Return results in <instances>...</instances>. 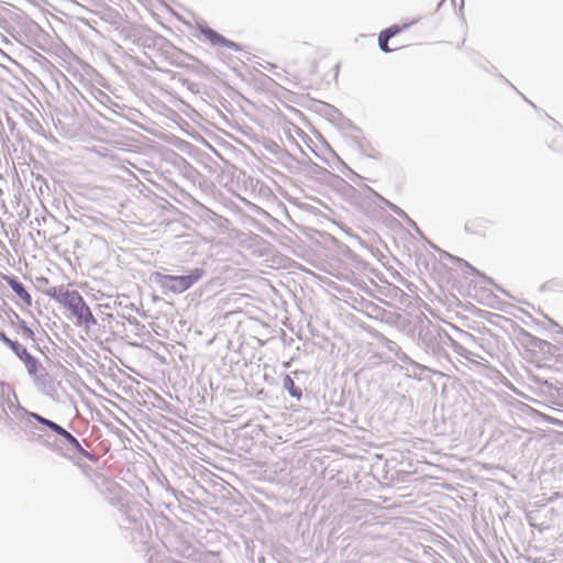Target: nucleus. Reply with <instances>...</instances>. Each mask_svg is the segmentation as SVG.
I'll return each instance as SVG.
<instances>
[{
	"mask_svg": "<svg viewBox=\"0 0 563 563\" xmlns=\"http://www.w3.org/2000/svg\"><path fill=\"white\" fill-rule=\"evenodd\" d=\"M46 295L71 312L76 318V325L89 328L96 323L90 308L77 290H69L64 286H55L47 289Z\"/></svg>",
	"mask_w": 563,
	"mask_h": 563,
	"instance_id": "1",
	"label": "nucleus"
},
{
	"mask_svg": "<svg viewBox=\"0 0 563 563\" xmlns=\"http://www.w3.org/2000/svg\"><path fill=\"white\" fill-rule=\"evenodd\" d=\"M203 276L202 269H194L185 276L158 275L159 286L170 292L180 294L189 289L196 282Z\"/></svg>",
	"mask_w": 563,
	"mask_h": 563,
	"instance_id": "2",
	"label": "nucleus"
},
{
	"mask_svg": "<svg viewBox=\"0 0 563 563\" xmlns=\"http://www.w3.org/2000/svg\"><path fill=\"white\" fill-rule=\"evenodd\" d=\"M405 27H407L406 24L402 26L391 25L390 27H387L386 30L382 31L378 36V44L380 49L386 53L391 52L394 48H390L388 46L389 38L400 33Z\"/></svg>",
	"mask_w": 563,
	"mask_h": 563,
	"instance_id": "3",
	"label": "nucleus"
},
{
	"mask_svg": "<svg viewBox=\"0 0 563 563\" xmlns=\"http://www.w3.org/2000/svg\"><path fill=\"white\" fill-rule=\"evenodd\" d=\"M33 417L42 424L47 426L49 429H52L54 432L60 434L66 440H68L70 443H75L76 445H79L78 441L65 429H63L60 426L56 424L53 421H49L38 415H33Z\"/></svg>",
	"mask_w": 563,
	"mask_h": 563,
	"instance_id": "4",
	"label": "nucleus"
},
{
	"mask_svg": "<svg viewBox=\"0 0 563 563\" xmlns=\"http://www.w3.org/2000/svg\"><path fill=\"white\" fill-rule=\"evenodd\" d=\"M0 341L11 349L22 361L30 355L25 347L9 339L3 332H0Z\"/></svg>",
	"mask_w": 563,
	"mask_h": 563,
	"instance_id": "5",
	"label": "nucleus"
},
{
	"mask_svg": "<svg viewBox=\"0 0 563 563\" xmlns=\"http://www.w3.org/2000/svg\"><path fill=\"white\" fill-rule=\"evenodd\" d=\"M8 284L11 287V289L26 303L31 305L32 297L27 292V290L24 288V286L16 279V278H8Z\"/></svg>",
	"mask_w": 563,
	"mask_h": 563,
	"instance_id": "6",
	"label": "nucleus"
},
{
	"mask_svg": "<svg viewBox=\"0 0 563 563\" xmlns=\"http://www.w3.org/2000/svg\"><path fill=\"white\" fill-rule=\"evenodd\" d=\"M284 387L296 399H300L301 398V396H302L301 389L296 386L294 379L290 376H288V375L284 378Z\"/></svg>",
	"mask_w": 563,
	"mask_h": 563,
	"instance_id": "7",
	"label": "nucleus"
},
{
	"mask_svg": "<svg viewBox=\"0 0 563 563\" xmlns=\"http://www.w3.org/2000/svg\"><path fill=\"white\" fill-rule=\"evenodd\" d=\"M24 364H25V367L27 369V372L31 374V375H36L37 372H38V368L41 367L38 361L33 357L31 354L29 356H26L24 360H23Z\"/></svg>",
	"mask_w": 563,
	"mask_h": 563,
	"instance_id": "8",
	"label": "nucleus"
},
{
	"mask_svg": "<svg viewBox=\"0 0 563 563\" xmlns=\"http://www.w3.org/2000/svg\"><path fill=\"white\" fill-rule=\"evenodd\" d=\"M338 70H339V67H338V66H334V71H335V73H334V76H335V78L338 77Z\"/></svg>",
	"mask_w": 563,
	"mask_h": 563,
	"instance_id": "9",
	"label": "nucleus"
},
{
	"mask_svg": "<svg viewBox=\"0 0 563 563\" xmlns=\"http://www.w3.org/2000/svg\"><path fill=\"white\" fill-rule=\"evenodd\" d=\"M560 136H562V137H563V132H560Z\"/></svg>",
	"mask_w": 563,
	"mask_h": 563,
	"instance_id": "10",
	"label": "nucleus"
}]
</instances>
